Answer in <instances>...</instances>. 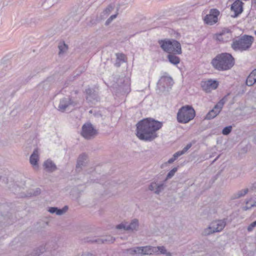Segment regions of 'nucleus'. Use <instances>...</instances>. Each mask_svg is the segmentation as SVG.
I'll list each match as a JSON object with an SVG mask.
<instances>
[{
	"label": "nucleus",
	"mask_w": 256,
	"mask_h": 256,
	"mask_svg": "<svg viewBox=\"0 0 256 256\" xmlns=\"http://www.w3.org/2000/svg\"><path fill=\"white\" fill-rule=\"evenodd\" d=\"M162 126V123L152 118H146L136 124L138 138L146 142H152L158 137L156 132Z\"/></svg>",
	"instance_id": "nucleus-1"
},
{
	"label": "nucleus",
	"mask_w": 256,
	"mask_h": 256,
	"mask_svg": "<svg viewBox=\"0 0 256 256\" xmlns=\"http://www.w3.org/2000/svg\"><path fill=\"white\" fill-rule=\"evenodd\" d=\"M214 68L218 70H226L231 68L234 64V58L230 54L222 53L217 55L212 61Z\"/></svg>",
	"instance_id": "nucleus-2"
},
{
	"label": "nucleus",
	"mask_w": 256,
	"mask_h": 256,
	"mask_svg": "<svg viewBox=\"0 0 256 256\" xmlns=\"http://www.w3.org/2000/svg\"><path fill=\"white\" fill-rule=\"evenodd\" d=\"M254 41L253 36L244 35L240 38L234 39L231 44V47L234 51L240 52L246 51L250 49Z\"/></svg>",
	"instance_id": "nucleus-3"
},
{
	"label": "nucleus",
	"mask_w": 256,
	"mask_h": 256,
	"mask_svg": "<svg viewBox=\"0 0 256 256\" xmlns=\"http://www.w3.org/2000/svg\"><path fill=\"white\" fill-rule=\"evenodd\" d=\"M160 48L168 54H181V45L174 40H164L158 41Z\"/></svg>",
	"instance_id": "nucleus-4"
},
{
	"label": "nucleus",
	"mask_w": 256,
	"mask_h": 256,
	"mask_svg": "<svg viewBox=\"0 0 256 256\" xmlns=\"http://www.w3.org/2000/svg\"><path fill=\"white\" fill-rule=\"evenodd\" d=\"M196 113L193 108L189 105L182 106L177 114V120L180 123L186 124L192 120Z\"/></svg>",
	"instance_id": "nucleus-5"
},
{
	"label": "nucleus",
	"mask_w": 256,
	"mask_h": 256,
	"mask_svg": "<svg viewBox=\"0 0 256 256\" xmlns=\"http://www.w3.org/2000/svg\"><path fill=\"white\" fill-rule=\"evenodd\" d=\"M174 82L171 76L165 74L158 80L157 87L161 92L168 91L171 88Z\"/></svg>",
	"instance_id": "nucleus-6"
},
{
	"label": "nucleus",
	"mask_w": 256,
	"mask_h": 256,
	"mask_svg": "<svg viewBox=\"0 0 256 256\" xmlns=\"http://www.w3.org/2000/svg\"><path fill=\"white\" fill-rule=\"evenodd\" d=\"M98 134L97 130L90 122L84 124L82 128L81 135L86 140L94 138Z\"/></svg>",
	"instance_id": "nucleus-7"
},
{
	"label": "nucleus",
	"mask_w": 256,
	"mask_h": 256,
	"mask_svg": "<svg viewBox=\"0 0 256 256\" xmlns=\"http://www.w3.org/2000/svg\"><path fill=\"white\" fill-rule=\"evenodd\" d=\"M138 220L137 219L134 218L132 220L130 223L128 222H123L118 224L116 226V228L118 230H124L133 232L134 230H138Z\"/></svg>",
	"instance_id": "nucleus-8"
},
{
	"label": "nucleus",
	"mask_w": 256,
	"mask_h": 256,
	"mask_svg": "<svg viewBox=\"0 0 256 256\" xmlns=\"http://www.w3.org/2000/svg\"><path fill=\"white\" fill-rule=\"evenodd\" d=\"M224 104L223 100H220L214 108L210 110L206 116L205 120H212L216 117L221 112Z\"/></svg>",
	"instance_id": "nucleus-9"
},
{
	"label": "nucleus",
	"mask_w": 256,
	"mask_h": 256,
	"mask_svg": "<svg viewBox=\"0 0 256 256\" xmlns=\"http://www.w3.org/2000/svg\"><path fill=\"white\" fill-rule=\"evenodd\" d=\"M220 12L218 10H211L210 14L205 16L204 19V22L209 25H212L216 24L218 22V16Z\"/></svg>",
	"instance_id": "nucleus-10"
},
{
	"label": "nucleus",
	"mask_w": 256,
	"mask_h": 256,
	"mask_svg": "<svg viewBox=\"0 0 256 256\" xmlns=\"http://www.w3.org/2000/svg\"><path fill=\"white\" fill-rule=\"evenodd\" d=\"M218 86V82L216 80H208L202 81L201 86L202 90L206 92H210L212 90L216 89Z\"/></svg>",
	"instance_id": "nucleus-11"
},
{
	"label": "nucleus",
	"mask_w": 256,
	"mask_h": 256,
	"mask_svg": "<svg viewBox=\"0 0 256 256\" xmlns=\"http://www.w3.org/2000/svg\"><path fill=\"white\" fill-rule=\"evenodd\" d=\"M88 156L86 154H80L77 160L76 170L77 172H80L88 164Z\"/></svg>",
	"instance_id": "nucleus-12"
},
{
	"label": "nucleus",
	"mask_w": 256,
	"mask_h": 256,
	"mask_svg": "<svg viewBox=\"0 0 256 256\" xmlns=\"http://www.w3.org/2000/svg\"><path fill=\"white\" fill-rule=\"evenodd\" d=\"M244 3L240 0H236L231 6L230 10L234 12L232 16L236 18L243 12Z\"/></svg>",
	"instance_id": "nucleus-13"
},
{
	"label": "nucleus",
	"mask_w": 256,
	"mask_h": 256,
	"mask_svg": "<svg viewBox=\"0 0 256 256\" xmlns=\"http://www.w3.org/2000/svg\"><path fill=\"white\" fill-rule=\"evenodd\" d=\"M86 100L90 104H94L100 100L98 94L94 90L88 88L86 90Z\"/></svg>",
	"instance_id": "nucleus-14"
},
{
	"label": "nucleus",
	"mask_w": 256,
	"mask_h": 256,
	"mask_svg": "<svg viewBox=\"0 0 256 256\" xmlns=\"http://www.w3.org/2000/svg\"><path fill=\"white\" fill-rule=\"evenodd\" d=\"M38 149L36 148L33 151L30 158V162L34 168H38V161L40 158Z\"/></svg>",
	"instance_id": "nucleus-15"
},
{
	"label": "nucleus",
	"mask_w": 256,
	"mask_h": 256,
	"mask_svg": "<svg viewBox=\"0 0 256 256\" xmlns=\"http://www.w3.org/2000/svg\"><path fill=\"white\" fill-rule=\"evenodd\" d=\"M232 38L231 32L228 29H224L218 35L217 39L219 41L225 42H228Z\"/></svg>",
	"instance_id": "nucleus-16"
},
{
	"label": "nucleus",
	"mask_w": 256,
	"mask_h": 256,
	"mask_svg": "<svg viewBox=\"0 0 256 256\" xmlns=\"http://www.w3.org/2000/svg\"><path fill=\"white\" fill-rule=\"evenodd\" d=\"M72 101L68 98H64L60 100V104L58 106V110L62 112H64L66 109L71 104Z\"/></svg>",
	"instance_id": "nucleus-17"
},
{
	"label": "nucleus",
	"mask_w": 256,
	"mask_h": 256,
	"mask_svg": "<svg viewBox=\"0 0 256 256\" xmlns=\"http://www.w3.org/2000/svg\"><path fill=\"white\" fill-rule=\"evenodd\" d=\"M164 188L163 183L157 184L155 182H152L148 186V190L153 191L156 194H158L162 192Z\"/></svg>",
	"instance_id": "nucleus-18"
},
{
	"label": "nucleus",
	"mask_w": 256,
	"mask_h": 256,
	"mask_svg": "<svg viewBox=\"0 0 256 256\" xmlns=\"http://www.w3.org/2000/svg\"><path fill=\"white\" fill-rule=\"evenodd\" d=\"M212 228L215 232L222 231L226 226V222L223 220L214 222L210 224Z\"/></svg>",
	"instance_id": "nucleus-19"
},
{
	"label": "nucleus",
	"mask_w": 256,
	"mask_h": 256,
	"mask_svg": "<svg viewBox=\"0 0 256 256\" xmlns=\"http://www.w3.org/2000/svg\"><path fill=\"white\" fill-rule=\"evenodd\" d=\"M43 166L44 170L48 172H52L57 169L55 164L52 160L49 159L44 162Z\"/></svg>",
	"instance_id": "nucleus-20"
},
{
	"label": "nucleus",
	"mask_w": 256,
	"mask_h": 256,
	"mask_svg": "<svg viewBox=\"0 0 256 256\" xmlns=\"http://www.w3.org/2000/svg\"><path fill=\"white\" fill-rule=\"evenodd\" d=\"M256 82V68L248 76L246 84L248 86H253Z\"/></svg>",
	"instance_id": "nucleus-21"
},
{
	"label": "nucleus",
	"mask_w": 256,
	"mask_h": 256,
	"mask_svg": "<svg viewBox=\"0 0 256 256\" xmlns=\"http://www.w3.org/2000/svg\"><path fill=\"white\" fill-rule=\"evenodd\" d=\"M68 210L67 206H64L62 209H59L56 207L49 208L48 211L51 214L56 213V215L61 216L64 214Z\"/></svg>",
	"instance_id": "nucleus-22"
},
{
	"label": "nucleus",
	"mask_w": 256,
	"mask_h": 256,
	"mask_svg": "<svg viewBox=\"0 0 256 256\" xmlns=\"http://www.w3.org/2000/svg\"><path fill=\"white\" fill-rule=\"evenodd\" d=\"M156 250L154 248V246H141V252H142V256L144 255H152L154 254V251Z\"/></svg>",
	"instance_id": "nucleus-23"
},
{
	"label": "nucleus",
	"mask_w": 256,
	"mask_h": 256,
	"mask_svg": "<svg viewBox=\"0 0 256 256\" xmlns=\"http://www.w3.org/2000/svg\"><path fill=\"white\" fill-rule=\"evenodd\" d=\"M248 188L238 190L232 195L231 196V200L238 199L241 197L244 196L246 194H248Z\"/></svg>",
	"instance_id": "nucleus-24"
},
{
	"label": "nucleus",
	"mask_w": 256,
	"mask_h": 256,
	"mask_svg": "<svg viewBox=\"0 0 256 256\" xmlns=\"http://www.w3.org/2000/svg\"><path fill=\"white\" fill-rule=\"evenodd\" d=\"M176 54H169L167 58L168 60V61L172 64L174 65H176L178 64L180 62V58L176 56Z\"/></svg>",
	"instance_id": "nucleus-25"
},
{
	"label": "nucleus",
	"mask_w": 256,
	"mask_h": 256,
	"mask_svg": "<svg viewBox=\"0 0 256 256\" xmlns=\"http://www.w3.org/2000/svg\"><path fill=\"white\" fill-rule=\"evenodd\" d=\"M154 248H155L154 252V254H166V256H172L170 252H167V250L164 246H154Z\"/></svg>",
	"instance_id": "nucleus-26"
},
{
	"label": "nucleus",
	"mask_w": 256,
	"mask_h": 256,
	"mask_svg": "<svg viewBox=\"0 0 256 256\" xmlns=\"http://www.w3.org/2000/svg\"><path fill=\"white\" fill-rule=\"evenodd\" d=\"M115 238L111 236H108L106 238L98 239L96 240L95 242L98 243H112L114 242Z\"/></svg>",
	"instance_id": "nucleus-27"
},
{
	"label": "nucleus",
	"mask_w": 256,
	"mask_h": 256,
	"mask_svg": "<svg viewBox=\"0 0 256 256\" xmlns=\"http://www.w3.org/2000/svg\"><path fill=\"white\" fill-rule=\"evenodd\" d=\"M60 0H45L43 6L44 8H48L58 3Z\"/></svg>",
	"instance_id": "nucleus-28"
},
{
	"label": "nucleus",
	"mask_w": 256,
	"mask_h": 256,
	"mask_svg": "<svg viewBox=\"0 0 256 256\" xmlns=\"http://www.w3.org/2000/svg\"><path fill=\"white\" fill-rule=\"evenodd\" d=\"M214 233V231L213 229L212 228V226L210 224L208 227L204 230L202 232V235L204 236H206L212 234Z\"/></svg>",
	"instance_id": "nucleus-29"
},
{
	"label": "nucleus",
	"mask_w": 256,
	"mask_h": 256,
	"mask_svg": "<svg viewBox=\"0 0 256 256\" xmlns=\"http://www.w3.org/2000/svg\"><path fill=\"white\" fill-rule=\"evenodd\" d=\"M114 10V8L112 6H108L102 13V18H106Z\"/></svg>",
	"instance_id": "nucleus-30"
},
{
	"label": "nucleus",
	"mask_w": 256,
	"mask_h": 256,
	"mask_svg": "<svg viewBox=\"0 0 256 256\" xmlns=\"http://www.w3.org/2000/svg\"><path fill=\"white\" fill-rule=\"evenodd\" d=\"M59 54L65 52L68 50V46L65 44H62L58 46Z\"/></svg>",
	"instance_id": "nucleus-31"
},
{
	"label": "nucleus",
	"mask_w": 256,
	"mask_h": 256,
	"mask_svg": "<svg viewBox=\"0 0 256 256\" xmlns=\"http://www.w3.org/2000/svg\"><path fill=\"white\" fill-rule=\"evenodd\" d=\"M178 168L175 167L173 168L170 172H168L166 176V178L165 180V181L168 179L171 178L174 174L177 172Z\"/></svg>",
	"instance_id": "nucleus-32"
},
{
	"label": "nucleus",
	"mask_w": 256,
	"mask_h": 256,
	"mask_svg": "<svg viewBox=\"0 0 256 256\" xmlns=\"http://www.w3.org/2000/svg\"><path fill=\"white\" fill-rule=\"evenodd\" d=\"M232 126H226L222 130V134L224 135H228L232 132Z\"/></svg>",
	"instance_id": "nucleus-33"
},
{
	"label": "nucleus",
	"mask_w": 256,
	"mask_h": 256,
	"mask_svg": "<svg viewBox=\"0 0 256 256\" xmlns=\"http://www.w3.org/2000/svg\"><path fill=\"white\" fill-rule=\"evenodd\" d=\"M125 252L128 256H134V248H128L124 250Z\"/></svg>",
	"instance_id": "nucleus-34"
},
{
	"label": "nucleus",
	"mask_w": 256,
	"mask_h": 256,
	"mask_svg": "<svg viewBox=\"0 0 256 256\" xmlns=\"http://www.w3.org/2000/svg\"><path fill=\"white\" fill-rule=\"evenodd\" d=\"M116 60H117L122 62H124L125 56L122 54H116Z\"/></svg>",
	"instance_id": "nucleus-35"
},
{
	"label": "nucleus",
	"mask_w": 256,
	"mask_h": 256,
	"mask_svg": "<svg viewBox=\"0 0 256 256\" xmlns=\"http://www.w3.org/2000/svg\"><path fill=\"white\" fill-rule=\"evenodd\" d=\"M249 202H250V200H248L246 202V204H247V206L244 207L243 208L244 210H246L250 209L252 207L256 206V199L254 200L253 204H250V206H248V204L249 203Z\"/></svg>",
	"instance_id": "nucleus-36"
},
{
	"label": "nucleus",
	"mask_w": 256,
	"mask_h": 256,
	"mask_svg": "<svg viewBox=\"0 0 256 256\" xmlns=\"http://www.w3.org/2000/svg\"><path fill=\"white\" fill-rule=\"evenodd\" d=\"M117 16V14L112 15L106 22L105 24L108 26Z\"/></svg>",
	"instance_id": "nucleus-37"
},
{
	"label": "nucleus",
	"mask_w": 256,
	"mask_h": 256,
	"mask_svg": "<svg viewBox=\"0 0 256 256\" xmlns=\"http://www.w3.org/2000/svg\"><path fill=\"white\" fill-rule=\"evenodd\" d=\"M256 226V220L252 222V224H250L248 227V232H252L254 228Z\"/></svg>",
	"instance_id": "nucleus-38"
},
{
	"label": "nucleus",
	"mask_w": 256,
	"mask_h": 256,
	"mask_svg": "<svg viewBox=\"0 0 256 256\" xmlns=\"http://www.w3.org/2000/svg\"><path fill=\"white\" fill-rule=\"evenodd\" d=\"M134 255H138L142 256L141 246L134 247Z\"/></svg>",
	"instance_id": "nucleus-39"
},
{
	"label": "nucleus",
	"mask_w": 256,
	"mask_h": 256,
	"mask_svg": "<svg viewBox=\"0 0 256 256\" xmlns=\"http://www.w3.org/2000/svg\"><path fill=\"white\" fill-rule=\"evenodd\" d=\"M184 154V153L183 152L182 150L178 151L176 152L173 155V156L176 160L178 156H180Z\"/></svg>",
	"instance_id": "nucleus-40"
},
{
	"label": "nucleus",
	"mask_w": 256,
	"mask_h": 256,
	"mask_svg": "<svg viewBox=\"0 0 256 256\" xmlns=\"http://www.w3.org/2000/svg\"><path fill=\"white\" fill-rule=\"evenodd\" d=\"M191 146L192 144H188L182 149V151L184 154H185L188 151V150L191 148Z\"/></svg>",
	"instance_id": "nucleus-41"
},
{
	"label": "nucleus",
	"mask_w": 256,
	"mask_h": 256,
	"mask_svg": "<svg viewBox=\"0 0 256 256\" xmlns=\"http://www.w3.org/2000/svg\"><path fill=\"white\" fill-rule=\"evenodd\" d=\"M40 193V190L38 188H37L34 190V192L32 194L34 196H37Z\"/></svg>",
	"instance_id": "nucleus-42"
},
{
	"label": "nucleus",
	"mask_w": 256,
	"mask_h": 256,
	"mask_svg": "<svg viewBox=\"0 0 256 256\" xmlns=\"http://www.w3.org/2000/svg\"><path fill=\"white\" fill-rule=\"evenodd\" d=\"M250 190H256V182L252 184Z\"/></svg>",
	"instance_id": "nucleus-43"
},
{
	"label": "nucleus",
	"mask_w": 256,
	"mask_h": 256,
	"mask_svg": "<svg viewBox=\"0 0 256 256\" xmlns=\"http://www.w3.org/2000/svg\"><path fill=\"white\" fill-rule=\"evenodd\" d=\"M176 159L172 156V158L168 160L167 162L168 164H172V163Z\"/></svg>",
	"instance_id": "nucleus-44"
},
{
	"label": "nucleus",
	"mask_w": 256,
	"mask_h": 256,
	"mask_svg": "<svg viewBox=\"0 0 256 256\" xmlns=\"http://www.w3.org/2000/svg\"><path fill=\"white\" fill-rule=\"evenodd\" d=\"M121 62H122L116 60L114 64L116 67H119L120 66Z\"/></svg>",
	"instance_id": "nucleus-45"
},
{
	"label": "nucleus",
	"mask_w": 256,
	"mask_h": 256,
	"mask_svg": "<svg viewBox=\"0 0 256 256\" xmlns=\"http://www.w3.org/2000/svg\"><path fill=\"white\" fill-rule=\"evenodd\" d=\"M252 4L254 6H256V0H252Z\"/></svg>",
	"instance_id": "nucleus-46"
},
{
	"label": "nucleus",
	"mask_w": 256,
	"mask_h": 256,
	"mask_svg": "<svg viewBox=\"0 0 256 256\" xmlns=\"http://www.w3.org/2000/svg\"><path fill=\"white\" fill-rule=\"evenodd\" d=\"M2 180H3L4 181V180H6V182H7V179H6V178H4V177H2V176H0V180H2Z\"/></svg>",
	"instance_id": "nucleus-47"
},
{
	"label": "nucleus",
	"mask_w": 256,
	"mask_h": 256,
	"mask_svg": "<svg viewBox=\"0 0 256 256\" xmlns=\"http://www.w3.org/2000/svg\"><path fill=\"white\" fill-rule=\"evenodd\" d=\"M36 254L34 256H38L39 255H40V254L41 253H42V252H38V250H36Z\"/></svg>",
	"instance_id": "nucleus-48"
},
{
	"label": "nucleus",
	"mask_w": 256,
	"mask_h": 256,
	"mask_svg": "<svg viewBox=\"0 0 256 256\" xmlns=\"http://www.w3.org/2000/svg\"><path fill=\"white\" fill-rule=\"evenodd\" d=\"M86 256H93V254H92L89 253V252L86 254Z\"/></svg>",
	"instance_id": "nucleus-49"
},
{
	"label": "nucleus",
	"mask_w": 256,
	"mask_h": 256,
	"mask_svg": "<svg viewBox=\"0 0 256 256\" xmlns=\"http://www.w3.org/2000/svg\"><path fill=\"white\" fill-rule=\"evenodd\" d=\"M28 80H26L24 83H26L27 82H28Z\"/></svg>",
	"instance_id": "nucleus-50"
},
{
	"label": "nucleus",
	"mask_w": 256,
	"mask_h": 256,
	"mask_svg": "<svg viewBox=\"0 0 256 256\" xmlns=\"http://www.w3.org/2000/svg\"><path fill=\"white\" fill-rule=\"evenodd\" d=\"M254 34L256 35V30L255 31Z\"/></svg>",
	"instance_id": "nucleus-51"
}]
</instances>
